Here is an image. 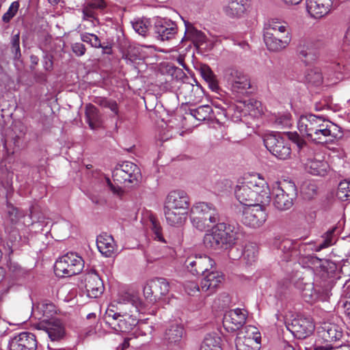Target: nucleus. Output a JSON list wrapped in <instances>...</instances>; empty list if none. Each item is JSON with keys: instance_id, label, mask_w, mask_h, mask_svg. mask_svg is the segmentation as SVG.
Returning a JSON list of instances; mask_svg holds the SVG:
<instances>
[{"instance_id": "f257e3e1", "label": "nucleus", "mask_w": 350, "mask_h": 350, "mask_svg": "<svg viewBox=\"0 0 350 350\" xmlns=\"http://www.w3.org/2000/svg\"><path fill=\"white\" fill-rule=\"evenodd\" d=\"M297 128L300 133L316 144H329L338 137V127L322 116L312 113L301 116Z\"/></svg>"}, {"instance_id": "f03ea898", "label": "nucleus", "mask_w": 350, "mask_h": 350, "mask_svg": "<svg viewBox=\"0 0 350 350\" xmlns=\"http://www.w3.org/2000/svg\"><path fill=\"white\" fill-rule=\"evenodd\" d=\"M234 193L237 200L245 206L253 203L267 204L271 200L266 180L257 174L245 177L243 181L237 185Z\"/></svg>"}, {"instance_id": "7ed1b4c3", "label": "nucleus", "mask_w": 350, "mask_h": 350, "mask_svg": "<svg viewBox=\"0 0 350 350\" xmlns=\"http://www.w3.org/2000/svg\"><path fill=\"white\" fill-rule=\"evenodd\" d=\"M238 229L236 226L226 223H217L212 229L208 231L204 237L203 242L205 247L212 251H221L230 248L229 258L235 260L239 257L232 256L234 248L232 246L237 239Z\"/></svg>"}, {"instance_id": "20e7f679", "label": "nucleus", "mask_w": 350, "mask_h": 350, "mask_svg": "<svg viewBox=\"0 0 350 350\" xmlns=\"http://www.w3.org/2000/svg\"><path fill=\"white\" fill-rule=\"evenodd\" d=\"M140 177V170L137 165L130 161H124L117 165L112 172V178L115 184L107 177L105 178V181L113 194L121 196L123 190L118 184L135 183L139 181Z\"/></svg>"}, {"instance_id": "39448f33", "label": "nucleus", "mask_w": 350, "mask_h": 350, "mask_svg": "<svg viewBox=\"0 0 350 350\" xmlns=\"http://www.w3.org/2000/svg\"><path fill=\"white\" fill-rule=\"evenodd\" d=\"M189 217L191 224L196 229L204 231L219 221L215 206L206 202H196L190 207Z\"/></svg>"}, {"instance_id": "423d86ee", "label": "nucleus", "mask_w": 350, "mask_h": 350, "mask_svg": "<svg viewBox=\"0 0 350 350\" xmlns=\"http://www.w3.org/2000/svg\"><path fill=\"white\" fill-rule=\"evenodd\" d=\"M264 144L277 159L286 160L291 158V142L286 135L280 133L267 135L264 138Z\"/></svg>"}, {"instance_id": "0eeeda50", "label": "nucleus", "mask_w": 350, "mask_h": 350, "mask_svg": "<svg viewBox=\"0 0 350 350\" xmlns=\"http://www.w3.org/2000/svg\"><path fill=\"white\" fill-rule=\"evenodd\" d=\"M83 267L82 258L76 253L69 252L56 260L54 269L57 276L64 277L79 273Z\"/></svg>"}, {"instance_id": "6e6552de", "label": "nucleus", "mask_w": 350, "mask_h": 350, "mask_svg": "<svg viewBox=\"0 0 350 350\" xmlns=\"http://www.w3.org/2000/svg\"><path fill=\"white\" fill-rule=\"evenodd\" d=\"M296 187L292 183H275L272 189L274 206L279 210L289 209L296 196Z\"/></svg>"}, {"instance_id": "1a4fd4ad", "label": "nucleus", "mask_w": 350, "mask_h": 350, "mask_svg": "<svg viewBox=\"0 0 350 350\" xmlns=\"http://www.w3.org/2000/svg\"><path fill=\"white\" fill-rule=\"evenodd\" d=\"M104 319L110 327L116 332H129L138 323L137 319L127 312L123 314L107 309Z\"/></svg>"}, {"instance_id": "9d476101", "label": "nucleus", "mask_w": 350, "mask_h": 350, "mask_svg": "<svg viewBox=\"0 0 350 350\" xmlns=\"http://www.w3.org/2000/svg\"><path fill=\"white\" fill-rule=\"evenodd\" d=\"M265 205L261 203H253L251 205L245 206L242 211V222L254 228L261 226L267 217Z\"/></svg>"}, {"instance_id": "9b49d317", "label": "nucleus", "mask_w": 350, "mask_h": 350, "mask_svg": "<svg viewBox=\"0 0 350 350\" xmlns=\"http://www.w3.org/2000/svg\"><path fill=\"white\" fill-rule=\"evenodd\" d=\"M215 262L207 255H193L189 256L185 261L187 270L193 275L205 273L213 268Z\"/></svg>"}, {"instance_id": "f8f14e48", "label": "nucleus", "mask_w": 350, "mask_h": 350, "mask_svg": "<svg viewBox=\"0 0 350 350\" xmlns=\"http://www.w3.org/2000/svg\"><path fill=\"white\" fill-rule=\"evenodd\" d=\"M225 78L231 90L243 94L250 88V80L247 75L241 70L229 69L226 70Z\"/></svg>"}, {"instance_id": "ddd939ff", "label": "nucleus", "mask_w": 350, "mask_h": 350, "mask_svg": "<svg viewBox=\"0 0 350 350\" xmlns=\"http://www.w3.org/2000/svg\"><path fill=\"white\" fill-rule=\"evenodd\" d=\"M286 328L297 338H305L312 333L314 325L309 317L297 316L291 320V322H286Z\"/></svg>"}, {"instance_id": "4468645a", "label": "nucleus", "mask_w": 350, "mask_h": 350, "mask_svg": "<svg viewBox=\"0 0 350 350\" xmlns=\"http://www.w3.org/2000/svg\"><path fill=\"white\" fill-rule=\"evenodd\" d=\"M247 312L244 309L235 308L226 311L223 317L224 328L228 332H234L245 323Z\"/></svg>"}, {"instance_id": "2eb2a0df", "label": "nucleus", "mask_w": 350, "mask_h": 350, "mask_svg": "<svg viewBox=\"0 0 350 350\" xmlns=\"http://www.w3.org/2000/svg\"><path fill=\"white\" fill-rule=\"evenodd\" d=\"M34 326L38 329L45 331L52 342L60 341L66 334L64 325L57 319H52L48 323L38 322Z\"/></svg>"}, {"instance_id": "dca6fc26", "label": "nucleus", "mask_w": 350, "mask_h": 350, "mask_svg": "<svg viewBox=\"0 0 350 350\" xmlns=\"http://www.w3.org/2000/svg\"><path fill=\"white\" fill-rule=\"evenodd\" d=\"M83 282L89 297L96 298L104 291L103 282L95 271L92 270L86 273Z\"/></svg>"}, {"instance_id": "f3484780", "label": "nucleus", "mask_w": 350, "mask_h": 350, "mask_svg": "<svg viewBox=\"0 0 350 350\" xmlns=\"http://www.w3.org/2000/svg\"><path fill=\"white\" fill-rule=\"evenodd\" d=\"M8 347L10 350H36L37 340L33 334L22 332L10 340Z\"/></svg>"}, {"instance_id": "a211bd4d", "label": "nucleus", "mask_w": 350, "mask_h": 350, "mask_svg": "<svg viewBox=\"0 0 350 350\" xmlns=\"http://www.w3.org/2000/svg\"><path fill=\"white\" fill-rule=\"evenodd\" d=\"M334 0H306V10L311 17L321 18L332 9Z\"/></svg>"}, {"instance_id": "6ab92c4d", "label": "nucleus", "mask_w": 350, "mask_h": 350, "mask_svg": "<svg viewBox=\"0 0 350 350\" xmlns=\"http://www.w3.org/2000/svg\"><path fill=\"white\" fill-rule=\"evenodd\" d=\"M185 329L183 325L178 321L171 322L165 329L163 339L167 345L172 346H180Z\"/></svg>"}, {"instance_id": "aec40b11", "label": "nucleus", "mask_w": 350, "mask_h": 350, "mask_svg": "<svg viewBox=\"0 0 350 350\" xmlns=\"http://www.w3.org/2000/svg\"><path fill=\"white\" fill-rule=\"evenodd\" d=\"M264 42L268 50L278 52L286 49L291 42V35L278 36L275 33L264 31Z\"/></svg>"}, {"instance_id": "412c9836", "label": "nucleus", "mask_w": 350, "mask_h": 350, "mask_svg": "<svg viewBox=\"0 0 350 350\" xmlns=\"http://www.w3.org/2000/svg\"><path fill=\"white\" fill-rule=\"evenodd\" d=\"M154 29L157 37L163 41L172 39L177 33L176 23L167 18L157 19L154 24Z\"/></svg>"}, {"instance_id": "4be33fe9", "label": "nucleus", "mask_w": 350, "mask_h": 350, "mask_svg": "<svg viewBox=\"0 0 350 350\" xmlns=\"http://www.w3.org/2000/svg\"><path fill=\"white\" fill-rule=\"evenodd\" d=\"M163 207L190 208V199L183 190L171 191L166 196Z\"/></svg>"}, {"instance_id": "5701e85b", "label": "nucleus", "mask_w": 350, "mask_h": 350, "mask_svg": "<svg viewBox=\"0 0 350 350\" xmlns=\"http://www.w3.org/2000/svg\"><path fill=\"white\" fill-rule=\"evenodd\" d=\"M248 6L247 0H228L223 6V12L229 18H239L244 16Z\"/></svg>"}, {"instance_id": "b1692460", "label": "nucleus", "mask_w": 350, "mask_h": 350, "mask_svg": "<svg viewBox=\"0 0 350 350\" xmlns=\"http://www.w3.org/2000/svg\"><path fill=\"white\" fill-rule=\"evenodd\" d=\"M56 313L55 306L52 303L42 302L32 308L31 318L38 319L39 322L51 321L55 319L53 316Z\"/></svg>"}, {"instance_id": "393cba45", "label": "nucleus", "mask_w": 350, "mask_h": 350, "mask_svg": "<svg viewBox=\"0 0 350 350\" xmlns=\"http://www.w3.org/2000/svg\"><path fill=\"white\" fill-rule=\"evenodd\" d=\"M306 79L308 83L319 86L324 81L326 83L327 85L335 84L340 80L341 77L340 73H336L334 77L329 75L325 79L319 68H313L308 70Z\"/></svg>"}, {"instance_id": "a878e982", "label": "nucleus", "mask_w": 350, "mask_h": 350, "mask_svg": "<svg viewBox=\"0 0 350 350\" xmlns=\"http://www.w3.org/2000/svg\"><path fill=\"white\" fill-rule=\"evenodd\" d=\"M204 278L201 282L202 291L208 292L210 295L215 292L223 280V275L221 273L215 271H208L203 274Z\"/></svg>"}, {"instance_id": "bb28decb", "label": "nucleus", "mask_w": 350, "mask_h": 350, "mask_svg": "<svg viewBox=\"0 0 350 350\" xmlns=\"http://www.w3.org/2000/svg\"><path fill=\"white\" fill-rule=\"evenodd\" d=\"M185 25V36L181 42L191 41L196 47H200L206 42V36L203 32L198 30L191 23L184 21Z\"/></svg>"}, {"instance_id": "cd10ccee", "label": "nucleus", "mask_w": 350, "mask_h": 350, "mask_svg": "<svg viewBox=\"0 0 350 350\" xmlns=\"http://www.w3.org/2000/svg\"><path fill=\"white\" fill-rule=\"evenodd\" d=\"M103 0H91L82 9V18L85 21L90 22L92 26L97 23L96 10L105 8Z\"/></svg>"}, {"instance_id": "c85d7f7f", "label": "nucleus", "mask_w": 350, "mask_h": 350, "mask_svg": "<svg viewBox=\"0 0 350 350\" xmlns=\"http://www.w3.org/2000/svg\"><path fill=\"white\" fill-rule=\"evenodd\" d=\"M260 336H256L255 338L246 337L243 332H239L235 345L237 350H259L260 347Z\"/></svg>"}, {"instance_id": "c756f323", "label": "nucleus", "mask_w": 350, "mask_h": 350, "mask_svg": "<svg viewBox=\"0 0 350 350\" xmlns=\"http://www.w3.org/2000/svg\"><path fill=\"white\" fill-rule=\"evenodd\" d=\"M96 245L99 252L105 256L109 257L115 252L116 244L112 236L103 233L98 236Z\"/></svg>"}, {"instance_id": "7c9ffc66", "label": "nucleus", "mask_w": 350, "mask_h": 350, "mask_svg": "<svg viewBox=\"0 0 350 350\" xmlns=\"http://www.w3.org/2000/svg\"><path fill=\"white\" fill-rule=\"evenodd\" d=\"M118 303L120 304H131L136 312H144L145 306L139 296V293L134 291H126L122 293L119 297Z\"/></svg>"}, {"instance_id": "2f4dec72", "label": "nucleus", "mask_w": 350, "mask_h": 350, "mask_svg": "<svg viewBox=\"0 0 350 350\" xmlns=\"http://www.w3.org/2000/svg\"><path fill=\"white\" fill-rule=\"evenodd\" d=\"M329 167L327 162L316 158L308 159L305 163L306 170L314 176H325L329 170Z\"/></svg>"}, {"instance_id": "473e14b6", "label": "nucleus", "mask_w": 350, "mask_h": 350, "mask_svg": "<svg viewBox=\"0 0 350 350\" xmlns=\"http://www.w3.org/2000/svg\"><path fill=\"white\" fill-rule=\"evenodd\" d=\"M264 31H269L278 36L291 35L288 24L276 18L269 21L265 27Z\"/></svg>"}, {"instance_id": "72a5a7b5", "label": "nucleus", "mask_w": 350, "mask_h": 350, "mask_svg": "<svg viewBox=\"0 0 350 350\" xmlns=\"http://www.w3.org/2000/svg\"><path fill=\"white\" fill-rule=\"evenodd\" d=\"M85 118L90 127L94 130L100 127L102 118L98 109L93 105L88 104L85 107Z\"/></svg>"}, {"instance_id": "f704fd0d", "label": "nucleus", "mask_w": 350, "mask_h": 350, "mask_svg": "<svg viewBox=\"0 0 350 350\" xmlns=\"http://www.w3.org/2000/svg\"><path fill=\"white\" fill-rule=\"evenodd\" d=\"M319 329L322 337L327 341L336 340L342 336L341 332L335 324L324 323Z\"/></svg>"}, {"instance_id": "c9c22d12", "label": "nucleus", "mask_w": 350, "mask_h": 350, "mask_svg": "<svg viewBox=\"0 0 350 350\" xmlns=\"http://www.w3.org/2000/svg\"><path fill=\"white\" fill-rule=\"evenodd\" d=\"M308 291L309 290H305L304 293V297L308 302L327 301L331 295V291L329 288H316L313 294H309Z\"/></svg>"}, {"instance_id": "e433bc0d", "label": "nucleus", "mask_w": 350, "mask_h": 350, "mask_svg": "<svg viewBox=\"0 0 350 350\" xmlns=\"http://www.w3.org/2000/svg\"><path fill=\"white\" fill-rule=\"evenodd\" d=\"M336 230L337 227H333L328 230L322 236L323 241L316 246L315 251L319 252L335 244L338 239V232H336Z\"/></svg>"}, {"instance_id": "4c0bfd02", "label": "nucleus", "mask_w": 350, "mask_h": 350, "mask_svg": "<svg viewBox=\"0 0 350 350\" xmlns=\"http://www.w3.org/2000/svg\"><path fill=\"white\" fill-rule=\"evenodd\" d=\"M166 222L173 227H180L187 221L188 215H183V213H175L174 211H163Z\"/></svg>"}, {"instance_id": "58836bf2", "label": "nucleus", "mask_w": 350, "mask_h": 350, "mask_svg": "<svg viewBox=\"0 0 350 350\" xmlns=\"http://www.w3.org/2000/svg\"><path fill=\"white\" fill-rule=\"evenodd\" d=\"M213 109L210 105H202L196 109H191V115L198 121L210 120L213 118Z\"/></svg>"}, {"instance_id": "ea45409f", "label": "nucleus", "mask_w": 350, "mask_h": 350, "mask_svg": "<svg viewBox=\"0 0 350 350\" xmlns=\"http://www.w3.org/2000/svg\"><path fill=\"white\" fill-rule=\"evenodd\" d=\"M221 338L216 334H207L200 350H221Z\"/></svg>"}, {"instance_id": "a19ab883", "label": "nucleus", "mask_w": 350, "mask_h": 350, "mask_svg": "<svg viewBox=\"0 0 350 350\" xmlns=\"http://www.w3.org/2000/svg\"><path fill=\"white\" fill-rule=\"evenodd\" d=\"M152 284L155 298H160L161 296L165 295L170 290L168 282L165 278L152 279Z\"/></svg>"}, {"instance_id": "79ce46f5", "label": "nucleus", "mask_w": 350, "mask_h": 350, "mask_svg": "<svg viewBox=\"0 0 350 350\" xmlns=\"http://www.w3.org/2000/svg\"><path fill=\"white\" fill-rule=\"evenodd\" d=\"M8 215L4 221L5 230H8L9 225L12 226L16 224L21 217L23 216L18 212L17 208L13 206H8Z\"/></svg>"}, {"instance_id": "37998d69", "label": "nucleus", "mask_w": 350, "mask_h": 350, "mask_svg": "<svg viewBox=\"0 0 350 350\" xmlns=\"http://www.w3.org/2000/svg\"><path fill=\"white\" fill-rule=\"evenodd\" d=\"M132 26L138 34L145 37L149 31L150 21L147 18L137 19L133 22Z\"/></svg>"}, {"instance_id": "c03bdc74", "label": "nucleus", "mask_w": 350, "mask_h": 350, "mask_svg": "<svg viewBox=\"0 0 350 350\" xmlns=\"http://www.w3.org/2000/svg\"><path fill=\"white\" fill-rule=\"evenodd\" d=\"M95 103L98 105L99 106L110 109V111L115 116H118L119 110L118 106L116 100L112 99H108L107 98L99 97L96 98Z\"/></svg>"}, {"instance_id": "a18cd8bd", "label": "nucleus", "mask_w": 350, "mask_h": 350, "mask_svg": "<svg viewBox=\"0 0 350 350\" xmlns=\"http://www.w3.org/2000/svg\"><path fill=\"white\" fill-rule=\"evenodd\" d=\"M337 198L342 201H347L350 200V181H341L338 187L336 192Z\"/></svg>"}, {"instance_id": "49530a36", "label": "nucleus", "mask_w": 350, "mask_h": 350, "mask_svg": "<svg viewBox=\"0 0 350 350\" xmlns=\"http://www.w3.org/2000/svg\"><path fill=\"white\" fill-rule=\"evenodd\" d=\"M144 47L142 46V53L139 51V48L133 49L129 51L128 54L126 55V59L127 62L133 64H139L140 62H143V60L146 57V55L143 52Z\"/></svg>"}, {"instance_id": "de8ad7c7", "label": "nucleus", "mask_w": 350, "mask_h": 350, "mask_svg": "<svg viewBox=\"0 0 350 350\" xmlns=\"http://www.w3.org/2000/svg\"><path fill=\"white\" fill-rule=\"evenodd\" d=\"M149 221V227L154 235V239H157V241L162 243H165V241L162 234L161 226H160V224L157 219L155 217L150 216Z\"/></svg>"}, {"instance_id": "09e8293b", "label": "nucleus", "mask_w": 350, "mask_h": 350, "mask_svg": "<svg viewBox=\"0 0 350 350\" xmlns=\"http://www.w3.org/2000/svg\"><path fill=\"white\" fill-rule=\"evenodd\" d=\"M243 260L247 265H252L257 258L258 250L255 245H247L242 253Z\"/></svg>"}, {"instance_id": "8fccbe9b", "label": "nucleus", "mask_w": 350, "mask_h": 350, "mask_svg": "<svg viewBox=\"0 0 350 350\" xmlns=\"http://www.w3.org/2000/svg\"><path fill=\"white\" fill-rule=\"evenodd\" d=\"M81 38L83 42L90 44L93 47H95V48L102 47L104 49V50H107V49L109 50V48H108L107 46L103 47L102 46L100 39L95 34L85 33L81 34Z\"/></svg>"}, {"instance_id": "3c124183", "label": "nucleus", "mask_w": 350, "mask_h": 350, "mask_svg": "<svg viewBox=\"0 0 350 350\" xmlns=\"http://www.w3.org/2000/svg\"><path fill=\"white\" fill-rule=\"evenodd\" d=\"M318 187L314 182H306L301 187L303 195L308 199L312 198L317 193Z\"/></svg>"}, {"instance_id": "603ef678", "label": "nucleus", "mask_w": 350, "mask_h": 350, "mask_svg": "<svg viewBox=\"0 0 350 350\" xmlns=\"http://www.w3.org/2000/svg\"><path fill=\"white\" fill-rule=\"evenodd\" d=\"M194 87L191 84H184L180 88V96H183L187 103H193L195 102L192 92Z\"/></svg>"}, {"instance_id": "864d4df0", "label": "nucleus", "mask_w": 350, "mask_h": 350, "mask_svg": "<svg viewBox=\"0 0 350 350\" xmlns=\"http://www.w3.org/2000/svg\"><path fill=\"white\" fill-rule=\"evenodd\" d=\"M275 124L280 129L288 128L291 126V115L288 113L278 114L275 118Z\"/></svg>"}, {"instance_id": "5fc2aeb1", "label": "nucleus", "mask_w": 350, "mask_h": 350, "mask_svg": "<svg viewBox=\"0 0 350 350\" xmlns=\"http://www.w3.org/2000/svg\"><path fill=\"white\" fill-rule=\"evenodd\" d=\"M20 7L18 1H14L10 5L8 11L3 15L2 20L4 23H9L16 14Z\"/></svg>"}, {"instance_id": "6e6d98bb", "label": "nucleus", "mask_w": 350, "mask_h": 350, "mask_svg": "<svg viewBox=\"0 0 350 350\" xmlns=\"http://www.w3.org/2000/svg\"><path fill=\"white\" fill-rule=\"evenodd\" d=\"M144 295L146 299H150V301H156L155 293H154V288L152 284V280H148L144 286Z\"/></svg>"}, {"instance_id": "4d7b16f0", "label": "nucleus", "mask_w": 350, "mask_h": 350, "mask_svg": "<svg viewBox=\"0 0 350 350\" xmlns=\"http://www.w3.org/2000/svg\"><path fill=\"white\" fill-rule=\"evenodd\" d=\"M343 296L347 299L345 303L346 313L350 318V282L345 283L343 286Z\"/></svg>"}, {"instance_id": "13d9d810", "label": "nucleus", "mask_w": 350, "mask_h": 350, "mask_svg": "<svg viewBox=\"0 0 350 350\" xmlns=\"http://www.w3.org/2000/svg\"><path fill=\"white\" fill-rule=\"evenodd\" d=\"M185 292L189 295H194L199 292L200 288L197 282L194 281H187L184 284Z\"/></svg>"}, {"instance_id": "bf43d9fd", "label": "nucleus", "mask_w": 350, "mask_h": 350, "mask_svg": "<svg viewBox=\"0 0 350 350\" xmlns=\"http://www.w3.org/2000/svg\"><path fill=\"white\" fill-rule=\"evenodd\" d=\"M240 332H243L246 334V337H252V338H255L256 336H260L258 329L252 325H247Z\"/></svg>"}, {"instance_id": "052dcab7", "label": "nucleus", "mask_w": 350, "mask_h": 350, "mask_svg": "<svg viewBox=\"0 0 350 350\" xmlns=\"http://www.w3.org/2000/svg\"><path fill=\"white\" fill-rule=\"evenodd\" d=\"M138 329L142 336H150L154 330L153 327L146 322H142L139 325Z\"/></svg>"}, {"instance_id": "680f3d73", "label": "nucleus", "mask_w": 350, "mask_h": 350, "mask_svg": "<svg viewBox=\"0 0 350 350\" xmlns=\"http://www.w3.org/2000/svg\"><path fill=\"white\" fill-rule=\"evenodd\" d=\"M72 52L77 56H82L85 53V47L82 43H75L72 45Z\"/></svg>"}, {"instance_id": "e2e57ef3", "label": "nucleus", "mask_w": 350, "mask_h": 350, "mask_svg": "<svg viewBox=\"0 0 350 350\" xmlns=\"http://www.w3.org/2000/svg\"><path fill=\"white\" fill-rule=\"evenodd\" d=\"M290 138L297 145L299 148H303L306 144L305 141L297 133H291Z\"/></svg>"}, {"instance_id": "0e129e2a", "label": "nucleus", "mask_w": 350, "mask_h": 350, "mask_svg": "<svg viewBox=\"0 0 350 350\" xmlns=\"http://www.w3.org/2000/svg\"><path fill=\"white\" fill-rule=\"evenodd\" d=\"M163 211H174L175 213H183V215H188L189 214L190 208H173L163 207Z\"/></svg>"}, {"instance_id": "69168bd1", "label": "nucleus", "mask_w": 350, "mask_h": 350, "mask_svg": "<svg viewBox=\"0 0 350 350\" xmlns=\"http://www.w3.org/2000/svg\"><path fill=\"white\" fill-rule=\"evenodd\" d=\"M9 269L11 271L15 273L17 275H20L23 273V269L16 262H10L9 265Z\"/></svg>"}, {"instance_id": "338daca9", "label": "nucleus", "mask_w": 350, "mask_h": 350, "mask_svg": "<svg viewBox=\"0 0 350 350\" xmlns=\"http://www.w3.org/2000/svg\"><path fill=\"white\" fill-rule=\"evenodd\" d=\"M202 76L207 82H209L215 78V75L208 68L202 72Z\"/></svg>"}, {"instance_id": "774afa93", "label": "nucleus", "mask_w": 350, "mask_h": 350, "mask_svg": "<svg viewBox=\"0 0 350 350\" xmlns=\"http://www.w3.org/2000/svg\"><path fill=\"white\" fill-rule=\"evenodd\" d=\"M327 108H328V104L325 100L314 104V109L316 111H322Z\"/></svg>"}]
</instances>
